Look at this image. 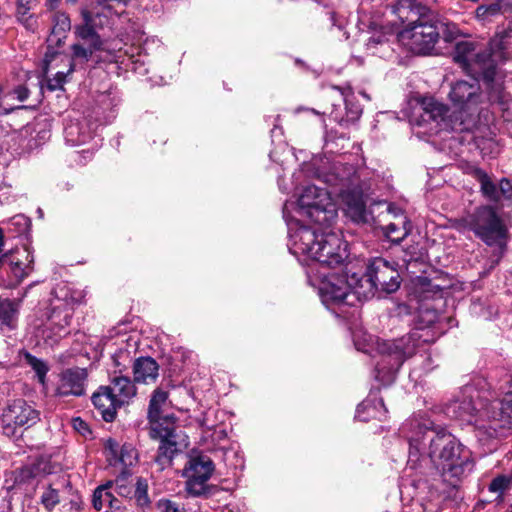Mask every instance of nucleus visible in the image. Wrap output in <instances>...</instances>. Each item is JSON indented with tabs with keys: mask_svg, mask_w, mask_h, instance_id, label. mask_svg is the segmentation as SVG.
<instances>
[{
	"mask_svg": "<svg viewBox=\"0 0 512 512\" xmlns=\"http://www.w3.org/2000/svg\"><path fill=\"white\" fill-rule=\"evenodd\" d=\"M355 345L358 350H362L366 353H371V349L369 348L370 347L369 343L367 345L366 344L362 345L360 340H355Z\"/></svg>",
	"mask_w": 512,
	"mask_h": 512,
	"instance_id": "nucleus-50",
	"label": "nucleus"
},
{
	"mask_svg": "<svg viewBox=\"0 0 512 512\" xmlns=\"http://www.w3.org/2000/svg\"><path fill=\"white\" fill-rule=\"evenodd\" d=\"M416 108V97L411 94L407 98V100L402 104V107L399 111V119L407 120L410 125L413 126L414 123V110Z\"/></svg>",
	"mask_w": 512,
	"mask_h": 512,
	"instance_id": "nucleus-42",
	"label": "nucleus"
},
{
	"mask_svg": "<svg viewBox=\"0 0 512 512\" xmlns=\"http://www.w3.org/2000/svg\"><path fill=\"white\" fill-rule=\"evenodd\" d=\"M135 503L140 507H145L150 503L148 496V484L143 479H138L132 495Z\"/></svg>",
	"mask_w": 512,
	"mask_h": 512,
	"instance_id": "nucleus-41",
	"label": "nucleus"
},
{
	"mask_svg": "<svg viewBox=\"0 0 512 512\" xmlns=\"http://www.w3.org/2000/svg\"><path fill=\"white\" fill-rule=\"evenodd\" d=\"M18 2V14L25 15L35 3V0H17Z\"/></svg>",
	"mask_w": 512,
	"mask_h": 512,
	"instance_id": "nucleus-48",
	"label": "nucleus"
},
{
	"mask_svg": "<svg viewBox=\"0 0 512 512\" xmlns=\"http://www.w3.org/2000/svg\"><path fill=\"white\" fill-rule=\"evenodd\" d=\"M159 375V365L151 357H140L133 363L134 382L150 384L156 381Z\"/></svg>",
	"mask_w": 512,
	"mask_h": 512,
	"instance_id": "nucleus-25",
	"label": "nucleus"
},
{
	"mask_svg": "<svg viewBox=\"0 0 512 512\" xmlns=\"http://www.w3.org/2000/svg\"><path fill=\"white\" fill-rule=\"evenodd\" d=\"M105 456L111 466L121 467L122 471H128L138 460V453L133 445H120L113 439H108L105 443Z\"/></svg>",
	"mask_w": 512,
	"mask_h": 512,
	"instance_id": "nucleus-18",
	"label": "nucleus"
},
{
	"mask_svg": "<svg viewBox=\"0 0 512 512\" xmlns=\"http://www.w3.org/2000/svg\"><path fill=\"white\" fill-rule=\"evenodd\" d=\"M87 373L82 368H70L64 370L55 389V395L60 397L81 396L85 393V381Z\"/></svg>",
	"mask_w": 512,
	"mask_h": 512,
	"instance_id": "nucleus-17",
	"label": "nucleus"
},
{
	"mask_svg": "<svg viewBox=\"0 0 512 512\" xmlns=\"http://www.w3.org/2000/svg\"><path fill=\"white\" fill-rule=\"evenodd\" d=\"M376 351L381 355L375 368V379L383 386L392 384L398 368L406 358L416 351V339L413 333L393 341H375Z\"/></svg>",
	"mask_w": 512,
	"mask_h": 512,
	"instance_id": "nucleus-12",
	"label": "nucleus"
},
{
	"mask_svg": "<svg viewBox=\"0 0 512 512\" xmlns=\"http://www.w3.org/2000/svg\"><path fill=\"white\" fill-rule=\"evenodd\" d=\"M387 409L382 399L368 398L357 407L356 418L367 422L371 419L383 420L386 417Z\"/></svg>",
	"mask_w": 512,
	"mask_h": 512,
	"instance_id": "nucleus-29",
	"label": "nucleus"
},
{
	"mask_svg": "<svg viewBox=\"0 0 512 512\" xmlns=\"http://www.w3.org/2000/svg\"><path fill=\"white\" fill-rule=\"evenodd\" d=\"M39 419V412L25 400H14L2 414L3 433L9 437L16 436L17 428H29Z\"/></svg>",
	"mask_w": 512,
	"mask_h": 512,
	"instance_id": "nucleus-15",
	"label": "nucleus"
},
{
	"mask_svg": "<svg viewBox=\"0 0 512 512\" xmlns=\"http://www.w3.org/2000/svg\"><path fill=\"white\" fill-rule=\"evenodd\" d=\"M498 191L499 200L501 199V196L506 199H510L512 197V181L507 178H502L499 182Z\"/></svg>",
	"mask_w": 512,
	"mask_h": 512,
	"instance_id": "nucleus-46",
	"label": "nucleus"
},
{
	"mask_svg": "<svg viewBox=\"0 0 512 512\" xmlns=\"http://www.w3.org/2000/svg\"><path fill=\"white\" fill-rule=\"evenodd\" d=\"M118 372L122 373V369L120 368ZM116 373L117 371L111 378L110 385L106 387L110 389L114 398L122 406L136 396V387L128 376L116 375Z\"/></svg>",
	"mask_w": 512,
	"mask_h": 512,
	"instance_id": "nucleus-22",
	"label": "nucleus"
},
{
	"mask_svg": "<svg viewBox=\"0 0 512 512\" xmlns=\"http://www.w3.org/2000/svg\"><path fill=\"white\" fill-rule=\"evenodd\" d=\"M29 96V90L22 85L17 86L12 91L3 95L0 103V114H7L20 106L14 101L24 102Z\"/></svg>",
	"mask_w": 512,
	"mask_h": 512,
	"instance_id": "nucleus-32",
	"label": "nucleus"
},
{
	"mask_svg": "<svg viewBox=\"0 0 512 512\" xmlns=\"http://www.w3.org/2000/svg\"><path fill=\"white\" fill-rule=\"evenodd\" d=\"M507 512H512V504L508 506Z\"/></svg>",
	"mask_w": 512,
	"mask_h": 512,
	"instance_id": "nucleus-54",
	"label": "nucleus"
},
{
	"mask_svg": "<svg viewBox=\"0 0 512 512\" xmlns=\"http://www.w3.org/2000/svg\"><path fill=\"white\" fill-rule=\"evenodd\" d=\"M92 402L106 422H112L115 419L117 409L121 407L112 395L110 389L106 386L100 387L99 390L93 394Z\"/></svg>",
	"mask_w": 512,
	"mask_h": 512,
	"instance_id": "nucleus-21",
	"label": "nucleus"
},
{
	"mask_svg": "<svg viewBox=\"0 0 512 512\" xmlns=\"http://www.w3.org/2000/svg\"><path fill=\"white\" fill-rule=\"evenodd\" d=\"M123 356H127V355L125 353H121L120 355L114 356L113 361H114L115 366H117V367L120 366L119 358H121Z\"/></svg>",
	"mask_w": 512,
	"mask_h": 512,
	"instance_id": "nucleus-51",
	"label": "nucleus"
},
{
	"mask_svg": "<svg viewBox=\"0 0 512 512\" xmlns=\"http://www.w3.org/2000/svg\"><path fill=\"white\" fill-rule=\"evenodd\" d=\"M323 182L335 188L344 205L347 217L356 223H367L370 213L362 191L357 187L358 175L355 166L336 161L322 174Z\"/></svg>",
	"mask_w": 512,
	"mask_h": 512,
	"instance_id": "nucleus-8",
	"label": "nucleus"
},
{
	"mask_svg": "<svg viewBox=\"0 0 512 512\" xmlns=\"http://www.w3.org/2000/svg\"><path fill=\"white\" fill-rule=\"evenodd\" d=\"M73 426L81 435H83L85 437L88 434H91V431H90L87 423L80 418H76L73 420Z\"/></svg>",
	"mask_w": 512,
	"mask_h": 512,
	"instance_id": "nucleus-47",
	"label": "nucleus"
},
{
	"mask_svg": "<svg viewBox=\"0 0 512 512\" xmlns=\"http://www.w3.org/2000/svg\"><path fill=\"white\" fill-rule=\"evenodd\" d=\"M512 487V473L509 475H498L489 484L490 492L502 495Z\"/></svg>",
	"mask_w": 512,
	"mask_h": 512,
	"instance_id": "nucleus-39",
	"label": "nucleus"
},
{
	"mask_svg": "<svg viewBox=\"0 0 512 512\" xmlns=\"http://www.w3.org/2000/svg\"><path fill=\"white\" fill-rule=\"evenodd\" d=\"M33 262V255L26 247L16 250L9 257L10 269L18 279H23L32 271Z\"/></svg>",
	"mask_w": 512,
	"mask_h": 512,
	"instance_id": "nucleus-28",
	"label": "nucleus"
},
{
	"mask_svg": "<svg viewBox=\"0 0 512 512\" xmlns=\"http://www.w3.org/2000/svg\"><path fill=\"white\" fill-rule=\"evenodd\" d=\"M82 23L75 27L79 42L72 45V61L65 56L46 53L44 59V74L46 88L49 91L60 90L67 82V77L74 71L75 63H86L93 53L103 50L104 42L96 32L97 19L100 14H92L87 9L81 10Z\"/></svg>",
	"mask_w": 512,
	"mask_h": 512,
	"instance_id": "nucleus-5",
	"label": "nucleus"
},
{
	"mask_svg": "<svg viewBox=\"0 0 512 512\" xmlns=\"http://www.w3.org/2000/svg\"><path fill=\"white\" fill-rule=\"evenodd\" d=\"M386 209L387 215L393 216L394 221L389 222L382 228L383 233L391 242L398 243L409 233L408 222L402 211L394 205L389 204Z\"/></svg>",
	"mask_w": 512,
	"mask_h": 512,
	"instance_id": "nucleus-20",
	"label": "nucleus"
},
{
	"mask_svg": "<svg viewBox=\"0 0 512 512\" xmlns=\"http://www.w3.org/2000/svg\"><path fill=\"white\" fill-rule=\"evenodd\" d=\"M66 142L71 146L87 143L93 137L90 124L86 121H70L64 130Z\"/></svg>",
	"mask_w": 512,
	"mask_h": 512,
	"instance_id": "nucleus-26",
	"label": "nucleus"
},
{
	"mask_svg": "<svg viewBox=\"0 0 512 512\" xmlns=\"http://www.w3.org/2000/svg\"><path fill=\"white\" fill-rule=\"evenodd\" d=\"M431 464L443 479L455 486L473 468L472 452L450 432L443 428L426 427L422 442L426 446Z\"/></svg>",
	"mask_w": 512,
	"mask_h": 512,
	"instance_id": "nucleus-6",
	"label": "nucleus"
},
{
	"mask_svg": "<svg viewBox=\"0 0 512 512\" xmlns=\"http://www.w3.org/2000/svg\"><path fill=\"white\" fill-rule=\"evenodd\" d=\"M129 475L128 471H122L115 480L117 493L126 498H132L135 489V486L128 481Z\"/></svg>",
	"mask_w": 512,
	"mask_h": 512,
	"instance_id": "nucleus-38",
	"label": "nucleus"
},
{
	"mask_svg": "<svg viewBox=\"0 0 512 512\" xmlns=\"http://www.w3.org/2000/svg\"><path fill=\"white\" fill-rule=\"evenodd\" d=\"M462 231H471L488 246L505 244L507 228L496 210L484 205L477 207L472 213L458 221Z\"/></svg>",
	"mask_w": 512,
	"mask_h": 512,
	"instance_id": "nucleus-13",
	"label": "nucleus"
},
{
	"mask_svg": "<svg viewBox=\"0 0 512 512\" xmlns=\"http://www.w3.org/2000/svg\"><path fill=\"white\" fill-rule=\"evenodd\" d=\"M384 42H385L384 35H378V36L374 35L369 39V41L367 43V47H368V49H371V48H374L376 45L382 44Z\"/></svg>",
	"mask_w": 512,
	"mask_h": 512,
	"instance_id": "nucleus-49",
	"label": "nucleus"
},
{
	"mask_svg": "<svg viewBox=\"0 0 512 512\" xmlns=\"http://www.w3.org/2000/svg\"><path fill=\"white\" fill-rule=\"evenodd\" d=\"M501 390L504 393L502 399H490V393L467 384L443 407L447 417L475 427L478 442L486 447L485 453L495 450L498 442L512 430V376Z\"/></svg>",
	"mask_w": 512,
	"mask_h": 512,
	"instance_id": "nucleus-2",
	"label": "nucleus"
},
{
	"mask_svg": "<svg viewBox=\"0 0 512 512\" xmlns=\"http://www.w3.org/2000/svg\"><path fill=\"white\" fill-rule=\"evenodd\" d=\"M395 13L402 22L408 21V24L397 33V42L400 50V63L409 65L416 55V21L413 19L416 15L414 0H398Z\"/></svg>",
	"mask_w": 512,
	"mask_h": 512,
	"instance_id": "nucleus-14",
	"label": "nucleus"
},
{
	"mask_svg": "<svg viewBox=\"0 0 512 512\" xmlns=\"http://www.w3.org/2000/svg\"><path fill=\"white\" fill-rule=\"evenodd\" d=\"M475 178L480 184L482 194L490 201H499V191L497 185L492 181L491 177L482 169L475 171Z\"/></svg>",
	"mask_w": 512,
	"mask_h": 512,
	"instance_id": "nucleus-33",
	"label": "nucleus"
},
{
	"mask_svg": "<svg viewBox=\"0 0 512 512\" xmlns=\"http://www.w3.org/2000/svg\"><path fill=\"white\" fill-rule=\"evenodd\" d=\"M150 424V437L156 440L177 438L173 414L161 415L155 418H148Z\"/></svg>",
	"mask_w": 512,
	"mask_h": 512,
	"instance_id": "nucleus-23",
	"label": "nucleus"
},
{
	"mask_svg": "<svg viewBox=\"0 0 512 512\" xmlns=\"http://www.w3.org/2000/svg\"><path fill=\"white\" fill-rule=\"evenodd\" d=\"M339 92L341 98L345 103L346 114L345 117H342L338 114L336 110L331 112V116L335 121H337L340 125H348L350 123H354L362 114V108L359 104L354 103V95L351 89H342V88H334Z\"/></svg>",
	"mask_w": 512,
	"mask_h": 512,
	"instance_id": "nucleus-24",
	"label": "nucleus"
},
{
	"mask_svg": "<svg viewBox=\"0 0 512 512\" xmlns=\"http://www.w3.org/2000/svg\"><path fill=\"white\" fill-rule=\"evenodd\" d=\"M112 485L113 482H107L106 484L96 488L94 491L92 502L96 510H101L103 508L118 510L120 508L118 499L110 491Z\"/></svg>",
	"mask_w": 512,
	"mask_h": 512,
	"instance_id": "nucleus-30",
	"label": "nucleus"
},
{
	"mask_svg": "<svg viewBox=\"0 0 512 512\" xmlns=\"http://www.w3.org/2000/svg\"><path fill=\"white\" fill-rule=\"evenodd\" d=\"M214 471L212 460L206 455L189 459L183 476L186 478V491L192 496H201L207 491V482Z\"/></svg>",
	"mask_w": 512,
	"mask_h": 512,
	"instance_id": "nucleus-16",
	"label": "nucleus"
},
{
	"mask_svg": "<svg viewBox=\"0 0 512 512\" xmlns=\"http://www.w3.org/2000/svg\"><path fill=\"white\" fill-rule=\"evenodd\" d=\"M410 465L409 468H407L405 470V476L402 477V480H401V483H400V495H401V499L403 501L405 500H408V501H412L414 499V492H415V480L414 479H407L406 476H408L407 472L409 469H412L413 468V461L411 459H409L408 461Z\"/></svg>",
	"mask_w": 512,
	"mask_h": 512,
	"instance_id": "nucleus-37",
	"label": "nucleus"
},
{
	"mask_svg": "<svg viewBox=\"0 0 512 512\" xmlns=\"http://www.w3.org/2000/svg\"><path fill=\"white\" fill-rule=\"evenodd\" d=\"M368 341L371 342V345L374 344L373 338L371 336H368Z\"/></svg>",
	"mask_w": 512,
	"mask_h": 512,
	"instance_id": "nucleus-53",
	"label": "nucleus"
},
{
	"mask_svg": "<svg viewBox=\"0 0 512 512\" xmlns=\"http://www.w3.org/2000/svg\"><path fill=\"white\" fill-rule=\"evenodd\" d=\"M493 54L491 43L488 52L473 41H461L456 44L453 59L473 77V80L457 81L451 86L449 99L455 110L454 115L448 116V108L437 103L434 105L433 118L441 117L447 121V126L456 132L471 130L483 100L479 78H482L486 85L490 102L498 103L503 108H512V99H508L503 91V77L498 69V65L505 61L494 60L496 57Z\"/></svg>",
	"mask_w": 512,
	"mask_h": 512,
	"instance_id": "nucleus-1",
	"label": "nucleus"
},
{
	"mask_svg": "<svg viewBox=\"0 0 512 512\" xmlns=\"http://www.w3.org/2000/svg\"><path fill=\"white\" fill-rule=\"evenodd\" d=\"M52 306L47 329L55 336V339H60L69 334L68 327L73 311L67 303H52Z\"/></svg>",
	"mask_w": 512,
	"mask_h": 512,
	"instance_id": "nucleus-19",
	"label": "nucleus"
},
{
	"mask_svg": "<svg viewBox=\"0 0 512 512\" xmlns=\"http://www.w3.org/2000/svg\"><path fill=\"white\" fill-rule=\"evenodd\" d=\"M421 433H422V432H421V425L418 423V431H417L418 436H419Z\"/></svg>",
	"mask_w": 512,
	"mask_h": 512,
	"instance_id": "nucleus-52",
	"label": "nucleus"
},
{
	"mask_svg": "<svg viewBox=\"0 0 512 512\" xmlns=\"http://www.w3.org/2000/svg\"><path fill=\"white\" fill-rule=\"evenodd\" d=\"M491 49L494 51V60L507 61L512 59V20L509 22L508 27L498 32L495 37L490 41Z\"/></svg>",
	"mask_w": 512,
	"mask_h": 512,
	"instance_id": "nucleus-27",
	"label": "nucleus"
},
{
	"mask_svg": "<svg viewBox=\"0 0 512 512\" xmlns=\"http://www.w3.org/2000/svg\"><path fill=\"white\" fill-rule=\"evenodd\" d=\"M50 463L41 459L21 468L15 477L17 485L27 484L40 489L39 503L47 512H52L60 503V493L69 485L65 475H52Z\"/></svg>",
	"mask_w": 512,
	"mask_h": 512,
	"instance_id": "nucleus-9",
	"label": "nucleus"
},
{
	"mask_svg": "<svg viewBox=\"0 0 512 512\" xmlns=\"http://www.w3.org/2000/svg\"><path fill=\"white\" fill-rule=\"evenodd\" d=\"M284 218L289 230L288 248L290 252L303 261H312L309 273L321 279L319 288L325 281V276L337 275L326 270L335 268L348 258V244L342 235L334 231L325 230L318 233L316 229L300 225V220H288L287 206L284 208Z\"/></svg>",
	"mask_w": 512,
	"mask_h": 512,
	"instance_id": "nucleus-4",
	"label": "nucleus"
},
{
	"mask_svg": "<svg viewBox=\"0 0 512 512\" xmlns=\"http://www.w3.org/2000/svg\"><path fill=\"white\" fill-rule=\"evenodd\" d=\"M326 278L319 288V295L328 309L355 306L367 299L374 290L392 293L400 287L399 272L393 264L381 257L369 262L365 275L349 270L345 275Z\"/></svg>",
	"mask_w": 512,
	"mask_h": 512,
	"instance_id": "nucleus-3",
	"label": "nucleus"
},
{
	"mask_svg": "<svg viewBox=\"0 0 512 512\" xmlns=\"http://www.w3.org/2000/svg\"><path fill=\"white\" fill-rule=\"evenodd\" d=\"M332 193L315 185L305 187L295 206V216L290 215L289 204L285 203L283 209L287 206L288 220L291 218L299 220L298 217L308 218L321 227H329L337 218V208Z\"/></svg>",
	"mask_w": 512,
	"mask_h": 512,
	"instance_id": "nucleus-10",
	"label": "nucleus"
},
{
	"mask_svg": "<svg viewBox=\"0 0 512 512\" xmlns=\"http://www.w3.org/2000/svg\"><path fill=\"white\" fill-rule=\"evenodd\" d=\"M55 21L56 23L53 26L52 32L47 40L49 45L54 43L59 44L61 40L66 37V32L70 29V20L66 15L61 14L56 16Z\"/></svg>",
	"mask_w": 512,
	"mask_h": 512,
	"instance_id": "nucleus-36",
	"label": "nucleus"
},
{
	"mask_svg": "<svg viewBox=\"0 0 512 512\" xmlns=\"http://www.w3.org/2000/svg\"><path fill=\"white\" fill-rule=\"evenodd\" d=\"M425 1L424 5L418 1V55L433 54L441 36L444 41L451 42L459 35L456 24L444 21L427 7L436 0Z\"/></svg>",
	"mask_w": 512,
	"mask_h": 512,
	"instance_id": "nucleus-11",
	"label": "nucleus"
},
{
	"mask_svg": "<svg viewBox=\"0 0 512 512\" xmlns=\"http://www.w3.org/2000/svg\"><path fill=\"white\" fill-rule=\"evenodd\" d=\"M445 306L444 290L432 284L426 278L418 276V342L429 344L435 342L444 332L438 311ZM423 357L422 368L428 372L433 369L430 350H423L418 357Z\"/></svg>",
	"mask_w": 512,
	"mask_h": 512,
	"instance_id": "nucleus-7",
	"label": "nucleus"
},
{
	"mask_svg": "<svg viewBox=\"0 0 512 512\" xmlns=\"http://www.w3.org/2000/svg\"><path fill=\"white\" fill-rule=\"evenodd\" d=\"M500 12V5L492 3L490 5H480L476 9V15L480 19H486L489 16L497 15Z\"/></svg>",
	"mask_w": 512,
	"mask_h": 512,
	"instance_id": "nucleus-43",
	"label": "nucleus"
},
{
	"mask_svg": "<svg viewBox=\"0 0 512 512\" xmlns=\"http://www.w3.org/2000/svg\"><path fill=\"white\" fill-rule=\"evenodd\" d=\"M15 317H16V307L15 304L8 299L0 298V329L4 330L7 328L9 330L13 329L15 326Z\"/></svg>",
	"mask_w": 512,
	"mask_h": 512,
	"instance_id": "nucleus-35",
	"label": "nucleus"
},
{
	"mask_svg": "<svg viewBox=\"0 0 512 512\" xmlns=\"http://www.w3.org/2000/svg\"><path fill=\"white\" fill-rule=\"evenodd\" d=\"M8 225L9 229L15 227L16 233H23L29 226V219L24 215H16L9 220Z\"/></svg>",
	"mask_w": 512,
	"mask_h": 512,
	"instance_id": "nucleus-44",
	"label": "nucleus"
},
{
	"mask_svg": "<svg viewBox=\"0 0 512 512\" xmlns=\"http://www.w3.org/2000/svg\"><path fill=\"white\" fill-rule=\"evenodd\" d=\"M24 359L28 365L36 372V375L41 383H44L48 367L45 362L36 358L32 354L25 352Z\"/></svg>",
	"mask_w": 512,
	"mask_h": 512,
	"instance_id": "nucleus-40",
	"label": "nucleus"
},
{
	"mask_svg": "<svg viewBox=\"0 0 512 512\" xmlns=\"http://www.w3.org/2000/svg\"><path fill=\"white\" fill-rule=\"evenodd\" d=\"M167 402L168 392L162 390L161 388L155 389L149 402L148 418H155L161 415H165L163 412Z\"/></svg>",
	"mask_w": 512,
	"mask_h": 512,
	"instance_id": "nucleus-34",
	"label": "nucleus"
},
{
	"mask_svg": "<svg viewBox=\"0 0 512 512\" xmlns=\"http://www.w3.org/2000/svg\"><path fill=\"white\" fill-rule=\"evenodd\" d=\"M160 445L155 457V462L159 466V470H163L169 466L176 452L178 451V443L176 438L159 440Z\"/></svg>",
	"mask_w": 512,
	"mask_h": 512,
	"instance_id": "nucleus-31",
	"label": "nucleus"
},
{
	"mask_svg": "<svg viewBox=\"0 0 512 512\" xmlns=\"http://www.w3.org/2000/svg\"><path fill=\"white\" fill-rule=\"evenodd\" d=\"M159 512H184L179 504L169 499H161L157 503Z\"/></svg>",
	"mask_w": 512,
	"mask_h": 512,
	"instance_id": "nucleus-45",
	"label": "nucleus"
}]
</instances>
